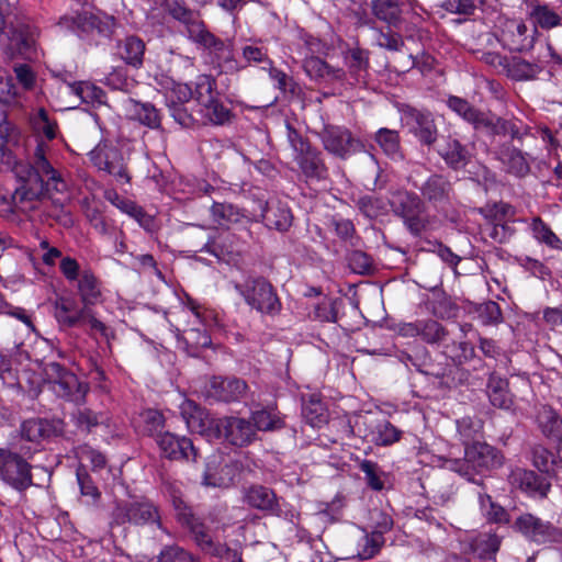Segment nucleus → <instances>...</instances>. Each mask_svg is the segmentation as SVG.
Segmentation results:
<instances>
[{"label":"nucleus","mask_w":562,"mask_h":562,"mask_svg":"<svg viewBox=\"0 0 562 562\" xmlns=\"http://www.w3.org/2000/svg\"><path fill=\"white\" fill-rule=\"evenodd\" d=\"M0 170L12 171L21 181L14 190L18 212L29 213L47 199L55 207L50 215L60 218L58 211L69 201L67 184L45 158L42 144L37 146L32 168L15 161L11 149L0 147Z\"/></svg>","instance_id":"1"},{"label":"nucleus","mask_w":562,"mask_h":562,"mask_svg":"<svg viewBox=\"0 0 562 562\" xmlns=\"http://www.w3.org/2000/svg\"><path fill=\"white\" fill-rule=\"evenodd\" d=\"M57 25L61 31L74 33L79 37H86L94 31L108 36L112 32L114 19L105 14L98 15L93 7L88 3L76 2L69 12L60 16Z\"/></svg>","instance_id":"2"},{"label":"nucleus","mask_w":562,"mask_h":562,"mask_svg":"<svg viewBox=\"0 0 562 562\" xmlns=\"http://www.w3.org/2000/svg\"><path fill=\"white\" fill-rule=\"evenodd\" d=\"M502 464V453L493 446L481 441H473L470 446H467L463 459H452L447 462L450 470L469 481H474L475 474L497 469Z\"/></svg>","instance_id":"3"},{"label":"nucleus","mask_w":562,"mask_h":562,"mask_svg":"<svg viewBox=\"0 0 562 562\" xmlns=\"http://www.w3.org/2000/svg\"><path fill=\"white\" fill-rule=\"evenodd\" d=\"M286 136L291 148L294 151V160L307 178L323 179L326 177L327 168L321 157V153L289 123H286Z\"/></svg>","instance_id":"4"},{"label":"nucleus","mask_w":562,"mask_h":562,"mask_svg":"<svg viewBox=\"0 0 562 562\" xmlns=\"http://www.w3.org/2000/svg\"><path fill=\"white\" fill-rule=\"evenodd\" d=\"M7 24V20L0 15V43L5 45L11 55L20 54L30 58L38 37L37 27L24 19L14 26L8 27Z\"/></svg>","instance_id":"5"},{"label":"nucleus","mask_w":562,"mask_h":562,"mask_svg":"<svg viewBox=\"0 0 562 562\" xmlns=\"http://www.w3.org/2000/svg\"><path fill=\"white\" fill-rule=\"evenodd\" d=\"M246 303L260 313L276 315L281 310V303L273 286L263 278L249 279L236 285Z\"/></svg>","instance_id":"6"},{"label":"nucleus","mask_w":562,"mask_h":562,"mask_svg":"<svg viewBox=\"0 0 562 562\" xmlns=\"http://www.w3.org/2000/svg\"><path fill=\"white\" fill-rule=\"evenodd\" d=\"M393 212L403 218L408 231L418 236L426 227L424 204L419 196L408 191H396L390 199Z\"/></svg>","instance_id":"7"},{"label":"nucleus","mask_w":562,"mask_h":562,"mask_svg":"<svg viewBox=\"0 0 562 562\" xmlns=\"http://www.w3.org/2000/svg\"><path fill=\"white\" fill-rule=\"evenodd\" d=\"M44 372L46 376L45 383L58 397L71 402H80L83 400L87 387L79 382L74 373L66 371L56 362L46 364Z\"/></svg>","instance_id":"8"},{"label":"nucleus","mask_w":562,"mask_h":562,"mask_svg":"<svg viewBox=\"0 0 562 562\" xmlns=\"http://www.w3.org/2000/svg\"><path fill=\"white\" fill-rule=\"evenodd\" d=\"M32 465L21 456L0 449V479L18 492L33 485Z\"/></svg>","instance_id":"9"},{"label":"nucleus","mask_w":562,"mask_h":562,"mask_svg":"<svg viewBox=\"0 0 562 562\" xmlns=\"http://www.w3.org/2000/svg\"><path fill=\"white\" fill-rule=\"evenodd\" d=\"M92 165L99 170L113 176L120 183H128L124 158L117 147L109 140H101L90 153Z\"/></svg>","instance_id":"10"},{"label":"nucleus","mask_w":562,"mask_h":562,"mask_svg":"<svg viewBox=\"0 0 562 562\" xmlns=\"http://www.w3.org/2000/svg\"><path fill=\"white\" fill-rule=\"evenodd\" d=\"M514 526L524 537L538 544L562 542V530L533 514H521Z\"/></svg>","instance_id":"11"},{"label":"nucleus","mask_w":562,"mask_h":562,"mask_svg":"<svg viewBox=\"0 0 562 562\" xmlns=\"http://www.w3.org/2000/svg\"><path fill=\"white\" fill-rule=\"evenodd\" d=\"M324 148L331 155L346 159L363 149V144L342 126L328 125L321 133Z\"/></svg>","instance_id":"12"},{"label":"nucleus","mask_w":562,"mask_h":562,"mask_svg":"<svg viewBox=\"0 0 562 562\" xmlns=\"http://www.w3.org/2000/svg\"><path fill=\"white\" fill-rule=\"evenodd\" d=\"M213 435L223 437L234 446H246L256 438L252 424L238 417H224L216 420Z\"/></svg>","instance_id":"13"},{"label":"nucleus","mask_w":562,"mask_h":562,"mask_svg":"<svg viewBox=\"0 0 562 562\" xmlns=\"http://www.w3.org/2000/svg\"><path fill=\"white\" fill-rule=\"evenodd\" d=\"M404 117L411 133H413L423 145L431 146L437 142L438 128L431 112L428 110L408 108L404 112Z\"/></svg>","instance_id":"14"},{"label":"nucleus","mask_w":562,"mask_h":562,"mask_svg":"<svg viewBox=\"0 0 562 562\" xmlns=\"http://www.w3.org/2000/svg\"><path fill=\"white\" fill-rule=\"evenodd\" d=\"M512 487L517 488L529 496L543 498L550 490L549 481L536 474L531 470L516 468L508 475Z\"/></svg>","instance_id":"15"},{"label":"nucleus","mask_w":562,"mask_h":562,"mask_svg":"<svg viewBox=\"0 0 562 562\" xmlns=\"http://www.w3.org/2000/svg\"><path fill=\"white\" fill-rule=\"evenodd\" d=\"M537 29H529L524 22L512 20L502 32V42L505 47L514 52H524L532 48Z\"/></svg>","instance_id":"16"},{"label":"nucleus","mask_w":562,"mask_h":562,"mask_svg":"<svg viewBox=\"0 0 562 562\" xmlns=\"http://www.w3.org/2000/svg\"><path fill=\"white\" fill-rule=\"evenodd\" d=\"M156 442L164 457L171 460H180L190 458L196 460V450L193 442L186 437H178L171 432L158 434Z\"/></svg>","instance_id":"17"},{"label":"nucleus","mask_w":562,"mask_h":562,"mask_svg":"<svg viewBox=\"0 0 562 562\" xmlns=\"http://www.w3.org/2000/svg\"><path fill=\"white\" fill-rule=\"evenodd\" d=\"M485 119L487 123L482 126L481 132L490 135H508L512 139L521 140L530 131V127L517 117L504 119L487 112Z\"/></svg>","instance_id":"18"},{"label":"nucleus","mask_w":562,"mask_h":562,"mask_svg":"<svg viewBox=\"0 0 562 562\" xmlns=\"http://www.w3.org/2000/svg\"><path fill=\"white\" fill-rule=\"evenodd\" d=\"M260 209L261 216L268 228L286 232L291 227L293 216L286 203L271 198L263 204H260Z\"/></svg>","instance_id":"19"},{"label":"nucleus","mask_w":562,"mask_h":562,"mask_svg":"<svg viewBox=\"0 0 562 562\" xmlns=\"http://www.w3.org/2000/svg\"><path fill=\"white\" fill-rule=\"evenodd\" d=\"M114 518L119 524L128 521L136 525L147 522H157L159 525L157 508L148 502H135L128 505L117 506Z\"/></svg>","instance_id":"20"},{"label":"nucleus","mask_w":562,"mask_h":562,"mask_svg":"<svg viewBox=\"0 0 562 562\" xmlns=\"http://www.w3.org/2000/svg\"><path fill=\"white\" fill-rule=\"evenodd\" d=\"M303 69L310 79L322 85L342 83L346 77L344 69L334 68L316 56L306 57L303 61Z\"/></svg>","instance_id":"21"},{"label":"nucleus","mask_w":562,"mask_h":562,"mask_svg":"<svg viewBox=\"0 0 562 562\" xmlns=\"http://www.w3.org/2000/svg\"><path fill=\"white\" fill-rule=\"evenodd\" d=\"M179 407L188 429L192 434L205 437L209 441L211 429V419L209 415L202 411L194 401L189 398H182Z\"/></svg>","instance_id":"22"},{"label":"nucleus","mask_w":562,"mask_h":562,"mask_svg":"<svg viewBox=\"0 0 562 562\" xmlns=\"http://www.w3.org/2000/svg\"><path fill=\"white\" fill-rule=\"evenodd\" d=\"M245 502L259 510L280 516L282 508L274 492L262 485H252L245 493Z\"/></svg>","instance_id":"23"},{"label":"nucleus","mask_w":562,"mask_h":562,"mask_svg":"<svg viewBox=\"0 0 562 562\" xmlns=\"http://www.w3.org/2000/svg\"><path fill=\"white\" fill-rule=\"evenodd\" d=\"M446 104L453 113H456L467 123L471 124L476 131H481L482 126L486 125L487 123L485 119L487 112L476 109L463 98L449 95Z\"/></svg>","instance_id":"24"},{"label":"nucleus","mask_w":562,"mask_h":562,"mask_svg":"<svg viewBox=\"0 0 562 562\" xmlns=\"http://www.w3.org/2000/svg\"><path fill=\"white\" fill-rule=\"evenodd\" d=\"M172 502L179 520L190 528L198 544L202 547L211 546V537L207 532V528L193 515L192 510L183 504L182 499L175 496Z\"/></svg>","instance_id":"25"},{"label":"nucleus","mask_w":562,"mask_h":562,"mask_svg":"<svg viewBox=\"0 0 562 562\" xmlns=\"http://www.w3.org/2000/svg\"><path fill=\"white\" fill-rule=\"evenodd\" d=\"M54 316L56 321L67 327L81 325L82 308H78L77 301L71 296H58L54 303Z\"/></svg>","instance_id":"26"},{"label":"nucleus","mask_w":562,"mask_h":562,"mask_svg":"<svg viewBox=\"0 0 562 562\" xmlns=\"http://www.w3.org/2000/svg\"><path fill=\"white\" fill-rule=\"evenodd\" d=\"M246 389V383L237 378L213 376V398L218 401H237L243 396Z\"/></svg>","instance_id":"27"},{"label":"nucleus","mask_w":562,"mask_h":562,"mask_svg":"<svg viewBox=\"0 0 562 562\" xmlns=\"http://www.w3.org/2000/svg\"><path fill=\"white\" fill-rule=\"evenodd\" d=\"M345 65L353 83H366L369 70V52L359 47L349 49L345 55Z\"/></svg>","instance_id":"28"},{"label":"nucleus","mask_w":562,"mask_h":562,"mask_svg":"<svg viewBox=\"0 0 562 562\" xmlns=\"http://www.w3.org/2000/svg\"><path fill=\"white\" fill-rule=\"evenodd\" d=\"M438 153L446 164L456 170L465 167L470 161L469 150L457 138L448 137Z\"/></svg>","instance_id":"29"},{"label":"nucleus","mask_w":562,"mask_h":562,"mask_svg":"<svg viewBox=\"0 0 562 562\" xmlns=\"http://www.w3.org/2000/svg\"><path fill=\"white\" fill-rule=\"evenodd\" d=\"M371 12L387 26L397 27L402 20V9L397 0H371Z\"/></svg>","instance_id":"30"},{"label":"nucleus","mask_w":562,"mask_h":562,"mask_svg":"<svg viewBox=\"0 0 562 562\" xmlns=\"http://www.w3.org/2000/svg\"><path fill=\"white\" fill-rule=\"evenodd\" d=\"M213 68H218L220 75H234L239 66L229 45L213 37Z\"/></svg>","instance_id":"31"},{"label":"nucleus","mask_w":562,"mask_h":562,"mask_svg":"<svg viewBox=\"0 0 562 562\" xmlns=\"http://www.w3.org/2000/svg\"><path fill=\"white\" fill-rule=\"evenodd\" d=\"M499 159L506 171L515 177L522 178L530 172V165L527 154L518 148L507 147L501 151Z\"/></svg>","instance_id":"32"},{"label":"nucleus","mask_w":562,"mask_h":562,"mask_svg":"<svg viewBox=\"0 0 562 562\" xmlns=\"http://www.w3.org/2000/svg\"><path fill=\"white\" fill-rule=\"evenodd\" d=\"M126 114L130 119L137 120L150 128L159 126V115L157 110L149 103H140L133 99H127L124 103Z\"/></svg>","instance_id":"33"},{"label":"nucleus","mask_w":562,"mask_h":562,"mask_svg":"<svg viewBox=\"0 0 562 562\" xmlns=\"http://www.w3.org/2000/svg\"><path fill=\"white\" fill-rule=\"evenodd\" d=\"M536 423L546 437H559L561 435L562 418L550 405H541L538 408Z\"/></svg>","instance_id":"34"},{"label":"nucleus","mask_w":562,"mask_h":562,"mask_svg":"<svg viewBox=\"0 0 562 562\" xmlns=\"http://www.w3.org/2000/svg\"><path fill=\"white\" fill-rule=\"evenodd\" d=\"M160 91L164 93L166 103L169 108H176L179 104L188 102L192 98V89L187 83L176 82L166 78L160 82Z\"/></svg>","instance_id":"35"},{"label":"nucleus","mask_w":562,"mask_h":562,"mask_svg":"<svg viewBox=\"0 0 562 562\" xmlns=\"http://www.w3.org/2000/svg\"><path fill=\"white\" fill-rule=\"evenodd\" d=\"M451 183L441 175H432L422 187V194L430 202H442L449 199Z\"/></svg>","instance_id":"36"},{"label":"nucleus","mask_w":562,"mask_h":562,"mask_svg":"<svg viewBox=\"0 0 562 562\" xmlns=\"http://www.w3.org/2000/svg\"><path fill=\"white\" fill-rule=\"evenodd\" d=\"M104 196L122 213H125L135 218L139 225L146 226L149 222L148 216L144 213L140 206H138L134 201L121 196L115 190L105 191Z\"/></svg>","instance_id":"37"},{"label":"nucleus","mask_w":562,"mask_h":562,"mask_svg":"<svg viewBox=\"0 0 562 562\" xmlns=\"http://www.w3.org/2000/svg\"><path fill=\"white\" fill-rule=\"evenodd\" d=\"M541 70L542 67L539 64L514 57L507 60L504 71L514 80H532L537 78Z\"/></svg>","instance_id":"38"},{"label":"nucleus","mask_w":562,"mask_h":562,"mask_svg":"<svg viewBox=\"0 0 562 562\" xmlns=\"http://www.w3.org/2000/svg\"><path fill=\"white\" fill-rule=\"evenodd\" d=\"M487 395L493 406L509 409L513 404L512 395L507 389V381L491 375L487 383Z\"/></svg>","instance_id":"39"},{"label":"nucleus","mask_w":562,"mask_h":562,"mask_svg":"<svg viewBox=\"0 0 562 562\" xmlns=\"http://www.w3.org/2000/svg\"><path fill=\"white\" fill-rule=\"evenodd\" d=\"M302 414L306 423L314 428H319L327 423V409L316 394H312L307 400H304Z\"/></svg>","instance_id":"40"},{"label":"nucleus","mask_w":562,"mask_h":562,"mask_svg":"<svg viewBox=\"0 0 562 562\" xmlns=\"http://www.w3.org/2000/svg\"><path fill=\"white\" fill-rule=\"evenodd\" d=\"M78 291L83 303V307L97 304L101 299V290L97 278L85 271L78 282Z\"/></svg>","instance_id":"41"},{"label":"nucleus","mask_w":562,"mask_h":562,"mask_svg":"<svg viewBox=\"0 0 562 562\" xmlns=\"http://www.w3.org/2000/svg\"><path fill=\"white\" fill-rule=\"evenodd\" d=\"M69 93L75 94L78 99L88 104L102 103L104 93L101 88L89 81H79L68 83L66 86Z\"/></svg>","instance_id":"42"},{"label":"nucleus","mask_w":562,"mask_h":562,"mask_svg":"<svg viewBox=\"0 0 562 562\" xmlns=\"http://www.w3.org/2000/svg\"><path fill=\"white\" fill-rule=\"evenodd\" d=\"M30 124L33 131L46 138L52 140L57 136L58 126L55 120H52L44 108H40L30 116Z\"/></svg>","instance_id":"43"},{"label":"nucleus","mask_w":562,"mask_h":562,"mask_svg":"<svg viewBox=\"0 0 562 562\" xmlns=\"http://www.w3.org/2000/svg\"><path fill=\"white\" fill-rule=\"evenodd\" d=\"M144 53L145 44L136 36H128L119 45L120 56L134 67L142 65Z\"/></svg>","instance_id":"44"},{"label":"nucleus","mask_w":562,"mask_h":562,"mask_svg":"<svg viewBox=\"0 0 562 562\" xmlns=\"http://www.w3.org/2000/svg\"><path fill=\"white\" fill-rule=\"evenodd\" d=\"M530 18L533 23L544 30L553 29L561 24L559 13L547 3H535L531 7Z\"/></svg>","instance_id":"45"},{"label":"nucleus","mask_w":562,"mask_h":562,"mask_svg":"<svg viewBox=\"0 0 562 562\" xmlns=\"http://www.w3.org/2000/svg\"><path fill=\"white\" fill-rule=\"evenodd\" d=\"M176 5L170 9V13L173 18L177 20L188 24V32L189 35L196 42H205L207 32L203 29L201 23L198 21L192 20V12L189 11L183 5L179 4L178 2L175 3Z\"/></svg>","instance_id":"46"},{"label":"nucleus","mask_w":562,"mask_h":562,"mask_svg":"<svg viewBox=\"0 0 562 562\" xmlns=\"http://www.w3.org/2000/svg\"><path fill=\"white\" fill-rule=\"evenodd\" d=\"M165 424L162 414L156 409H146L142 412L135 420V428L143 435L154 436Z\"/></svg>","instance_id":"47"},{"label":"nucleus","mask_w":562,"mask_h":562,"mask_svg":"<svg viewBox=\"0 0 562 562\" xmlns=\"http://www.w3.org/2000/svg\"><path fill=\"white\" fill-rule=\"evenodd\" d=\"M374 30V44L383 49L390 52H400L404 46L402 35L393 30V26L373 27Z\"/></svg>","instance_id":"48"},{"label":"nucleus","mask_w":562,"mask_h":562,"mask_svg":"<svg viewBox=\"0 0 562 562\" xmlns=\"http://www.w3.org/2000/svg\"><path fill=\"white\" fill-rule=\"evenodd\" d=\"M252 426L255 432L259 431H271L280 429L284 426L282 418L274 411L260 409L251 414Z\"/></svg>","instance_id":"49"},{"label":"nucleus","mask_w":562,"mask_h":562,"mask_svg":"<svg viewBox=\"0 0 562 562\" xmlns=\"http://www.w3.org/2000/svg\"><path fill=\"white\" fill-rule=\"evenodd\" d=\"M479 505L482 515L491 522L502 524L508 521V514L504 507L495 503L485 493H479Z\"/></svg>","instance_id":"50"},{"label":"nucleus","mask_w":562,"mask_h":562,"mask_svg":"<svg viewBox=\"0 0 562 562\" xmlns=\"http://www.w3.org/2000/svg\"><path fill=\"white\" fill-rule=\"evenodd\" d=\"M375 140L384 154L392 159H398L402 157L400 151V136L396 131L380 128L375 134Z\"/></svg>","instance_id":"51"},{"label":"nucleus","mask_w":562,"mask_h":562,"mask_svg":"<svg viewBox=\"0 0 562 562\" xmlns=\"http://www.w3.org/2000/svg\"><path fill=\"white\" fill-rule=\"evenodd\" d=\"M402 431L387 420L380 422L371 432V441L376 446H390L398 441Z\"/></svg>","instance_id":"52"},{"label":"nucleus","mask_w":562,"mask_h":562,"mask_svg":"<svg viewBox=\"0 0 562 562\" xmlns=\"http://www.w3.org/2000/svg\"><path fill=\"white\" fill-rule=\"evenodd\" d=\"M359 469L364 474L367 485L373 491H382L384 488L385 473L378 463L371 460H361Z\"/></svg>","instance_id":"53"},{"label":"nucleus","mask_w":562,"mask_h":562,"mask_svg":"<svg viewBox=\"0 0 562 562\" xmlns=\"http://www.w3.org/2000/svg\"><path fill=\"white\" fill-rule=\"evenodd\" d=\"M419 337L427 344H440L448 336L447 329L435 319H420Z\"/></svg>","instance_id":"54"},{"label":"nucleus","mask_w":562,"mask_h":562,"mask_svg":"<svg viewBox=\"0 0 562 562\" xmlns=\"http://www.w3.org/2000/svg\"><path fill=\"white\" fill-rule=\"evenodd\" d=\"M530 227H531L533 237L539 243L546 244L547 246L554 248V249L562 248L561 239L552 232V229L540 217L532 218Z\"/></svg>","instance_id":"55"},{"label":"nucleus","mask_w":562,"mask_h":562,"mask_svg":"<svg viewBox=\"0 0 562 562\" xmlns=\"http://www.w3.org/2000/svg\"><path fill=\"white\" fill-rule=\"evenodd\" d=\"M357 207L369 218H376L387 211V203L375 195H363L357 200Z\"/></svg>","instance_id":"56"},{"label":"nucleus","mask_w":562,"mask_h":562,"mask_svg":"<svg viewBox=\"0 0 562 562\" xmlns=\"http://www.w3.org/2000/svg\"><path fill=\"white\" fill-rule=\"evenodd\" d=\"M243 215L232 204L213 203V224L221 227H228L232 223H238Z\"/></svg>","instance_id":"57"},{"label":"nucleus","mask_w":562,"mask_h":562,"mask_svg":"<svg viewBox=\"0 0 562 562\" xmlns=\"http://www.w3.org/2000/svg\"><path fill=\"white\" fill-rule=\"evenodd\" d=\"M384 539L382 533L380 532L364 535L358 543V557L361 560H368L373 558L380 551Z\"/></svg>","instance_id":"58"},{"label":"nucleus","mask_w":562,"mask_h":562,"mask_svg":"<svg viewBox=\"0 0 562 562\" xmlns=\"http://www.w3.org/2000/svg\"><path fill=\"white\" fill-rule=\"evenodd\" d=\"M482 425L480 420H474L471 417H463L457 420V430L460 437V440L464 445L470 446L474 439L476 438L479 431L481 430Z\"/></svg>","instance_id":"59"},{"label":"nucleus","mask_w":562,"mask_h":562,"mask_svg":"<svg viewBox=\"0 0 562 562\" xmlns=\"http://www.w3.org/2000/svg\"><path fill=\"white\" fill-rule=\"evenodd\" d=\"M48 431V424L43 419H27L21 426V435L29 441H38Z\"/></svg>","instance_id":"60"},{"label":"nucleus","mask_w":562,"mask_h":562,"mask_svg":"<svg viewBox=\"0 0 562 562\" xmlns=\"http://www.w3.org/2000/svg\"><path fill=\"white\" fill-rule=\"evenodd\" d=\"M269 77L276 82V87L283 93L296 94L300 90L299 85L289 77L284 71L273 67V64L269 67Z\"/></svg>","instance_id":"61"},{"label":"nucleus","mask_w":562,"mask_h":562,"mask_svg":"<svg viewBox=\"0 0 562 562\" xmlns=\"http://www.w3.org/2000/svg\"><path fill=\"white\" fill-rule=\"evenodd\" d=\"M310 317L321 322L335 323L337 321V308L335 301L323 299L314 306Z\"/></svg>","instance_id":"62"},{"label":"nucleus","mask_w":562,"mask_h":562,"mask_svg":"<svg viewBox=\"0 0 562 562\" xmlns=\"http://www.w3.org/2000/svg\"><path fill=\"white\" fill-rule=\"evenodd\" d=\"M348 263L351 270L358 274L369 273L372 269L371 257L361 250L350 252Z\"/></svg>","instance_id":"63"},{"label":"nucleus","mask_w":562,"mask_h":562,"mask_svg":"<svg viewBox=\"0 0 562 562\" xmlns=\"http://www.w3.org/2000/svg\"><path fill=\"white\" fill-rule=\"evenodd\" d=\"M159 562H195V560L182 548L172 546L167 547L161 551Z\"/></svg>","instance_id":"64"}]
</instances>
